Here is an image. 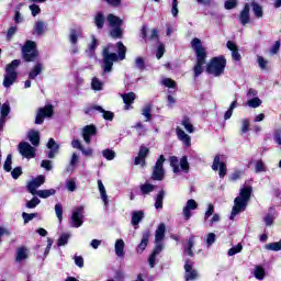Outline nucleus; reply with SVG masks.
Returning a JSON list of instances; mask_svg holds the SVG:
<instances>
[{
    "label": "nucleus",
    "mask_w": 281,
    "mask_h": 281,
    "mask_svg": "<svg viewBox=\"0 0 281 281\" xmlns=\"http://www.w3.org/2000/svg\"><path fill=\"white\" fill-rule=\"evenodd\" d=\"M111 47H113V44H108L102 50L104 74H111V71H113V63L126 59V47L124 46V43H116L117 54L111 53Z\"/></svg>",
    "instance_id": "1"
},
{
    "label": "nucleus",
    "mask_w": 281,
    "mask_h": 281,
    "mask_svg": "<svg viewBox=\"0 0 281 281\" xmlns=\"http://www.w3.org/2000/svg\"><path fill=\"white\" fill-rule=\"evenodd\" d=\"M191 47L194 50L196 63L193 67L194 78H199L203 74V65L207 63V49L203 46V42L199 37L191 41Z\"/></svg>",
    "instance_id": "2"
},
{
    "label": "nucleus",
    "mask_w": 281,
    "mask_h": 281,
    "mask_svg": "<svg viewBox=\"0 0 281 281\" xmlns=\"http://www.w3.org/2000/svg\"><path fill=\"white\" fill-rule=\"evenodd\" d=\"M225 67H227V59L225 56L221 55L212 57L206 64V74L218 78V76H223L225 74Z\"/></svg>",
    "instance_id": "3"
},
{
    "label": "nucleus",
    "mask_w": 281,
    "mask_h": 281,
    "mask_svg": "<svg viewBox=\"0 0 281 281\" xmlns=\"http://www.w3.org/2000/svg\"><path fill=\"white\" fill-rule=\"evenodd\" d=\"M21 54L24 63H35L40 56L36 42L27 40L21 48Z\"/></svg>",
    "instance_id": "4"
},
{
    "label": "nucleus",
    "mask_w": 281,
    "mask_h": 281,
    "mask_svg": "<svg viewBox=\"0 0 281 281\" xmlns=\"http://www.w3.org/2000/svg\"><path fill=\"white\" fill-rule=\"evenodd\" d=\"M93 111H99V113H102L103 120H106L108 122H113V120L115 119V113L111 111H106L101 105H95V104H92L86 108L85 113L86 115H91Z\"/></svg>",
    "instance_id": "5"
},
{
    "label": "nucleus",
    "mask_w": 281,
    "mask_h": 281,
    "mask_svg": "<svg viewBox=\"0 0 281 281\" xmlns=\"http://www.w3.org/2000/svg\"><path fill=\"white\" fill-rule=\"evenodd\" d=\"M54 116V105L46 104L44 108H40L36 113L35 124H43L45 117Z\"/></svg>",
    "instance_id": "6"
},
{
    "label": "nucleus",
    "mask_w": 281,
    "mask_h": 281,
    "mask_svg": "<svg viewBox=\"0 0 281 281\" xmlns=\"http://www.w3.org/2000/svg\"><path fill=\"white\" fill-rule=\"evenodd\" d=\"M85 218V206H77L72 211V215L70 217L71 221V227H82V223Z\"/></svg>",
    "instance_id": "7"
},
{
    "label": "nucleus",
    "mask_w": 281,
    "mask_h": 281,
    "mask_svg": "<svg viewBox=\"0 0 281 281\" xmlns=\"http://www.w3.org/2000/svg\"><path fill=\"white\" fill-rule=\"evenodd\" d=\"M248 203L249 202H247L243 198H239V196L235 198L234 206H233L232 213H231V221H234V217L238 216V214H240V212H245L247 210Z\"/></svg>",
    "instance_id": "8"
},
{
    "label": "nucleus",
    "mask_w": 281,
    "mask_h": 281,
    "mask_svg": "<svg viewBox=\"0 0 281 281\" xmlns=\"http://www.w3.org/2000/svg\"><path fill=\"white\" fill-rule=\"evenodd\" d=\"M212 170L215 172L216 170H220V179H225V176L227 175V164L221 161V155H215L212 164Z\"/></svg>",
    "instance_id": "9"
},
{
    "label": "nucleus",
    "mask_w": 281,
    "mask_h": 281,
    "mask_svg": "<svg viewBox=\"0 0 281 281\" xmlns=\"http://www.w3.org/2000/svg\"><path fill=\"white\" fill-rule=\"evenodd\" d=\"M19 151L22 157H25V159H33V157H36L34 147H32V145H30L27 142H22L19 144Z\"/></svg>",
    "instance_id": "10"
},
{
    "label": "nucleus",
    "mask_w": 281,
    "mask_h": 281,
    "mask_svg": "<svg viewBox=\"0 0 281 281\" xmlns=\"http://www.w3.org/2000/svg\"><path fill=\"white\" fill-rule=\"evenodd\" d=\"M139 36L145 41V43H148V41H155V38H159V31L157 29L151 30V34L148 37V25L144 24L140 27Z\"/></svg>",
    "instance_id": "11"
},
{
    "label": "nucleus",
    "mask_w": 281,
    "mask_h": 281,
    "mask_svg": "<svg viewBox=\"0 0 281 281\" xmlns=\"http://www.w3.org/2000/svg\"><path fill=\"white\" fill-rule=\"evenodd\" d=\"M192 267H193L192 260L188 259L184 263L186 281L196 280V278H199V272L195 269H193Z\"/></svg>",
    "instance_id": "12"
},
{
    "label": "nucleus",
    "mask_w": 281,
    "mask_h": 281,
    "mask_svg": "<svg viewBox=\"0 0 281 281\" xmlns=\"http://www.w3.org/2000/svg\"><path fill=\"white\" fill-rule=\"evenodd\" d=\"M11 112L12 108H10V101L4 102L0 112V132L3 131V126H5V119L10 115Z\"/></svg>",
    "instance_id": "13"
},
{
    "label": "nucleus",
    "mask_w": 281,
    "mask_h": 281,
    "mask_svg": "<svg viewBox=\"0 0 281 281\" xmlns=\"http://www.w3.org/2000/svg\"><path fill=\"white\" fill-rule=\"evenodd\" d=\"M199 207V203L194 199H190L187 201V205L183 207L182 213L186 221H190L192 218L191 210H196Z\"/></svg>",
    "instance_id": "14"
},
{
    "label": "nucleus",
    "mask_w": 281,
    "mask_h": 281,
    "mask_svg": "<svg viewBox=\"0 0 281 281\" xmlns=\"http://www.w3.org/2000/svg\"><path fill=\"white\" fill-rule=\"evenodd\" d=\"M149 240H150V229H146L142 234V239L136 247V251L138 254H144V251L146 250V247H148Z\"/></svg>",
    "instance_id": "15"
},
{
    "label": "nucleus",
    "mask_w": 281,
    "mask_h": 281,
    "mask_svg": "<svg viewBox=\"0 0 281 281\" xmlns=\"http://www.w3.org/2000/svg\"><path fill=\"white\" fill-rule=\"evenodd\" d=\"M45 183V176L40 175L27 184V190L31 194H36V188H41Z\"/></svg>",
    "instance_id": "16"
},
{
    "label": "nucleus",
    "mask_w": 281,
    "mask_h": 281,
    "mask_svg": "<svg viewBox=\"0 0 281 281\" xmlns=\"http://www.w3.org/2000/svg\"><path fill=\"white\" fill-rule=\"evenodd\" d=\"M97 133L98 128L95 127V125H86L82 130V137L86 144H91V137H93V135H97Z\"/></svg>",
    "instance_id": "17"
},
{
    "label": "nucleus",
    "mask_w": 281,
    "mask_h": 281,
    "mask_svg": "<svg viewBox=\"0 0 281 281\" xmlns=\"http://www.w3.org/2000/svg\"><path fill=\"white\" fill-rule=\"evenodd\" d=\"M251 10V7L249 5V3H245L243 10L239 13V22L243 25H247V23H249V21H251V15L249 14Z\"/></svg>",
    "instance_id": "18"
},
{
    "label": "nucleus",
    "mask_w": 281,
    "mask_h": 281,
    "mask_svg": "<svg viewBox=\"0 0 281 281\" xmlns=\"http://www.w3.org/2000/svg\"><path fill=\"white\" fill-rule=\"evenodd\" d=\"M47 148H48V159H54L56 155H58L60 150V145L56 144V140L54 138H49L47 143Z\"/></svg>",
    "instance_id": "19"
},
{
    "label": "nucleus",
    "mask_w": 281,
    "mask_h": 281,
    "mask_svg": "<svg viewBox=\"0 0 281 281\" xmlns=\"http://www.w3.org/2000/svg\"><path fill=\"white\" fill-rule=\"evenodd\" d=\"M123 98V102H124V110L125 111H130V109H133L132 104L135 102V92H128V93H123L121 95Z\"/></svg>",
    "instance_id": "20"
},
{
    "label": "nucleus",
    "mask_w": 281,
    "mask_h": 281,
    "mask_svg": "<svg viewBox=\"0 0 281 281\" xmlns=\"http://www.w3.org/2000/svg\"><path fill=\"white\" fill-rule=\"evenodd\" d=\"M176 133H177L178 139L184 143V146L187 147L192 146V138L190 137V135L186 134V132L181 127H177Z\"/></svg>",
    "instance_id": "21"
},
{
    "label": "nucleus",
    "mask_w": 281,
    "mask_h": 281,
    "mask_svg": "<svg viewBox=\"0 0 281 281\" xmlns=\"http://www.w3.org/2000/svg\"><path fill=\"white\" fill-rule=\"evenodd\" d=\"M7 75L4 76L3 79V87H5V89H9V87H12V85H14V82H16V78H19V74L18 72H5Z\"/></svg>",
    "instance_id": "22"
},
{
    "label": "nucleus",
    "mask_w": 281,
    "mask_h": 281,
    "mask_svg": "<svg viewBox=\"0 0 281 281\" xmlns=\"http://www.w3.org/2000/svg\"><path fill=\"white\" fill-rule=\"evenodd\" d=\"M166 238V224L160 223L156 229L155 239L156 243H161Z\"/></svg>",
    "instance_id": "23"
},
{
    "label": "nucleus",
    "mask_w": 281,
    "mask_h": 281,
    "mask_svg": "<svg viewBox=\"0 0 281 281\" xmlns=\"http://www.w3.org/2000/svg\"><path fill=\"white\" fill-rule=\"evenodd\" d=\"M142 221H144V211H135L132 213L131 223L134 227H137Z\"/></svg>",
    "instance_id": "24"
},
{
    "label": "nucleus",
    "mask_w": 281,
    "mask_h": 281,
    "mask_svg": "<svg viewBox=\"0 0 281 281\" xmlns=\"http://www.w3.org/2000/svg\"><path fill=\"white\" fill-rule=\"evenodd\" d=\"M251 192H254V188H251V186L241 188L239 191V199H244V201L249 202L251 199Z\"/></svg>",
    "instance_id": "25"
},
{
    "label": "nucleus",
    "mask_w": 281,
    "mask_h": 281,
    "mask_svg": "<svg viewBox=\"0 0 281 281\" xmlns=\"http://www.w3.org/2000/svg\"><path fill=\"white\" fill-rule=\"evenodd\" d=\"M108 23H110L111 27H122V24L124 23L120 16L114 15L110 13L108 15Z\"/></svg>",
    "instance_id": "26"
},
{
    "label": "nucleus",
    "mask_w": 281,
    "mask_h": 281,
    "mask_svg": "<svg viewBox=\"0 0 281 281\" xmlns=\"http://www.w3.org/2000/svg\"><path fill=\"white\" fill-rule=\"evenodd\" d=\"M98 186L104 206L109 207V195H106V189L104 188V183H102V180H98Z\"/></svg>",
    "instance_id": "27"
},
{
    "label": "nucleus",
    "mask_w": 281,
    "mask_h": 281,
    "mask_svg": "<svg viewBox=\"0 0 281 281\" xmlns=\"http://www.w3.org/2000/svg\"><path fill=\"white\" fill-rule=\"evenodd\" d=\"M29 140L31 142L32 146H38L41 144V134L38 131H31L29 133Z\"/></svg>",
    "instance_id": "28"
},
{
    "label": "nucleus",
    "mask_w": 281,
    "mask_h": 281,
    "mask_svg": "<svg viewBox=\"0 0 281 281\" xmlns=\"http://www.w3.org/2000/svg\"><path fill=\"white\" fill-rule=\"evenodd\" d=\"M251 8H252V12L256 16V19H262V16H265V11L262 10V7L260 4H258V2L252 1L250 3Z\"/></svg>",
    "instance_id": "29"
},
{
    "label": "nucleus",
    "mask_w": 281,
    "mask_h": 281,
    "mask_svg": "<svg viewBox=\"0 0 281 281\" xmlns=\"http://www.w3.org/2000/svg\"><path fill=\"white\" fill-rule=\"evenodd\" d=\"M43 71V64L37 63L29 72L30 80H35L37 76Z\"/></svg>",
    "instance_id": "30"
},
{
    "label": "nucleus",
    "mask_w": 281,
    "mask_h": 281,
    "mask_svg": "<svg viewBox=\"0 0 281 281\" xmlns=\"http://www.w3.org/2000/svg\"><path fill=\"white\" fill-rule=\"evenodd\" d=\"M21 65V59H13L10 64L5 66V72L16 74V69Z\"/></svg>",
    "instance_id": "31"
},
{
    "label": "nucleus",
    "mask_w": 281,
    "mask_h": 281,
    "mask_svg": "<svg viewBox=\"0 0 281 281\" xmlns=\"http://www.w3.org/2000/svg\"><path fill=\"white\" fill-rule=\"evenodd\" d=\"M165 175H166V171L164 169H157L156 167H154L151 179L153 181H164Z\"/></svg>",
    "instance_id": "32"
},
{
    "label": "nucleus",
    "mask_w": 281,
    "mask_h": 281,
    "mask_svg": "<svg viewBox=\"0 0 281 281\" xmlns=\"http://www.w3.org/2000/svg\"><path fill=\"white\" fill-rule=\"evenodd\" d=\"M80 34H82V31L70 29L69 42L71 45H78V36H80Z\"/></svg>",
    "instance_id": "33"
},
{
    "label": "nucleus",
    "mask_w": 281,
    "mask_h": 281,
    "mask_svg": "<svg viewBox=\"0 0 281 281\" xmlns=\"http://www.w3.org/2000/svg\"><path fill=\"white\" fill-rule=\"evenodd\" d=\"M124 247H125L124 239H117L115 241L114 249H115V254H116V256H119V258H122L124 256Z\"/></svg>",
    "instance_id": "34"
},
{
    "label": "nucleus",
    "mask_w": 281,
    "mask_h": 281,
    "mask_svg": "<svg viewBox=\"0 0 281 281\" xmlns=\"http://www.w3.org/2000/svg\"><path fill=\"white\" fill-rule=\"evenodd\" d=\"M165 196H166V191H164V189H161L156 196V202H155L156 210H161L164 207V198Z\"/></svg>",
    "instance_id": "35"
},
{
    "label": "nucleus",
    "mask_w": 281,
    "mask_h": 281,
    "mask_svg": "<svg viewBox=\"0 0 281 281\" xmlns=\"http://www.w3.org/2000/svg\"><path fill=\"white\" fill-rule=\"evenodd\" d=\"M40 199H49V196H54L56 194V189H46V190H40L35 192Z\"/></svg>",
    "instance_id": "36"
},
{
    "label": "nucleus",
    "mask_w": 281,
    "mask_h": 281,
    "mask_svg": "<svg viewBox=\"0 0 281 281\" xmlns=\"http://www.w3.org/2000/svg\"><path fill=\"white\" fill-rule=\"evenodd\" d=\"M153 104L148 103L146 104L143 110H142V115H144L146 122H150V120H153Z\"/></svg>",
    "instance_id": "37"
},
{
    "label": "nucleus",
    "mask_w": 281,
    "mask_h": 281,
    "mask_svg": "<svg viewBox=\"0 0 281 281\" xmlns=\"http://www.w3.org/2000/svg\"><path fill=\"white\" fill-rule=\"evenodd\" d=\"M169 162L175 175H179V172H181V169L179 168V158L177 156H170Z\"/></svg>",
    "instance_id": "38"
},
{
    "label": "nucleus",
    "mask_w": 281,
    "mask_h": 281,
    "mask_svg": "<svg viewBox=\"0 0 281 281\" xmlns=\"http://www.w3.org/2000/svg\"><path fill=\"white\" fill-rule=\"evenodd\" d=\"M140 192L144 196L146 194H150V192H155V186L148 182H145L144 184H140Z\"/></svg>",
    "instance_id": "39"
},
{
    "label": "nucleus",
    "mask_w": 281,
    "mask_h": 281,
    "mask_svg": "<svg viewBox=\"0 0 281 281\" xmlns=\"http://www.w3.org/2000/svg\"><path fill=\"white\" fill-rule=\"evenodd\" d=\"M94 25L98 30H102L104 27V14L102 12H98L94 16Z\"/></svg>",
    "instance_id": "40"
},
{
    "label": "nucleus",
    "mask_w": 281,
    "mask_h": 281,
    "mask_svg": "<svg viewBox=\"0 0 281 281\" xmlns=\"http://www.w3.org/2000/svg\"><path fill=\"white\" fill-rule=\"evenodd\" d=\"M110 36L112 38H122L124 36V32L122 31V26H114L110 31Z\"/></svg>",
    "instance_id": "41"
},
{
    "label": "nucleus",
    "mask_w": 281,
    "mask_h": 281,
    "mask_svg": "<svg viewBox=\"0 0 281 281\" xmlns=\"http://www.w3.org/2000/svg\"><path fill=\"white\" fill-rule=\"evenodd\" d=\"M27 259V248L21 247L16 251V261L22 262V260Z\"/></svg>",
    "instance_id": "42"
},
{
    "label": "nucleus",
    "mask_w": 281,
    "mask_h": 281,
    "mask_svg": "<svg viewBox=\"0 0 281 281\" xmlns=\"http://www.w3.org/2000/svg\"><path fill=\"white\" fill-rule=\"evenodd\" d=\"M193 247H194V237H190L188 240V247L184 248V251L191 258H194V251L192 250Z\"/></svg>",
    "instance_id": "43"
},
{
    "label": "nucleus",
    "mask_w": 281,
    "mask_h": 281,
    "mask_svg": "<svg viewBox=\"0 0 281 281\" xmlns=\"http://www.w3.org/2000/svg\"><path fill=\"white\" fill-rule=\"evenodd\" d=\"M34 30H35V33L37 34V36L45 34V22L37 21L35 23Z\"/></svg>",
    "instance_id": "44"
},
{
    "label": "nucleus",
    "mask_w": 281,
    "mask_h": 281,
    "mask_svg": "<svg viewBox=\"0 0 281 281\" xmlns=\"http://www.w3.org/2000/svg\"><path fill=\"white\" fill-rule=\"evenodd\" d=\"M260 104H262V100H260V98L258 97H255L247 101V106H250V109H258Z\"/></svg>",
    "instance_id": "45"
},
{
    "label": "nucleus",
    "mask_w": 281,
    "mask_h": 281,
    "mask_svg": "<svg viewBox=\"0 0 281 281\" xmlns=\"http://www.w3.org/2000/svg\"><path fill=\"white\" fill-rule=\"evenodd\" d=\"M180 168L183 172L190 171V162H188V156H182L180 159Z\"/></svg>",
    "instance_id": "46"
},
{
    "label": "nucleus",
    "mask_w": 281,
    "mask_h": 281,
    "mask_svg": "<svg viewBox=\"0 0 281 281\" xmlns=\"http://www.w3.org/2000/svg\"><path fill=\"white\" fill-rule=\"evenodd\" d=\"M182 126H184L187 132L194 133V125H192V123H190V117L186 116L182 120Z\"/></svg>",
    "instance_id": "47"
},
{
    "label": "nucleus",
    "mask_w": 281,
    "mask_h": 281,
    "mask_svg": "<svg viewBox=\"0 0 281 281\" xmlns=\"http://www.w3.org/2000/svg\"><path fill=\"white\" fill-rule=\"evenodd\" d=\"M36 216H38V213H22V218L24 221V225H27V223H30V221H34V218H36Z\"/></svg>",
    "instance_id": "48"
},
{
    "label": "nucleus",
    "mask_w": 281,
    "mask_h": 281,
    "mask_svg": "<svg viewBox=\"0 0 281 281\" xmlns=\"http://www.w3.org/2000/svg\"><path fill=\"white\" fill-rule=\"evenodd\" d=\"M265 276H266L265 268H262L261 266H257L255 269V278L257 280H265Z\"/></svg>",
    "instance_id": "49"
},
{
    "label": "nucleus",
    "mask_w": 281,
    "mask_h": 281,
    "mask_svg": "<svg viewBox=\"0 0 281 281\" xmlns=\"http://www.w3.org/2000/svg\"><path fill=\"white\" fill-rule=\"evenodd\" d=\"M69 243V234H61L57 240V247H65Z\"/></svg>",
    "instance_id": "50"
},
{
    "label": "nucleus",
    "mask_w": 281,
    "mask_h": 281,
    "mask_svg": "<svg viewBox=\"0 0 281 281\" xmlns=\"http://www.w3.org/2000/svg\"><path fill=\"white\" fill-rule=\"evenodd\" d=\"M3 170H5V172H12V154H9L7 156V159L3 165Z\"/></svg>",
    "instance_id": "51"
},
{
    "label": "nucleus",
    "mask_w": 281,
    "mask_h": 281,
    "mask_svg": "<svg viewBox=\"0 0 281 281\" xmlns=\"http://www.w3.org/2000/svg\"><path fill=\"white\" fill-rule=\"evenodd\" d=\"M102 155L108 161H113V159H115V153L112 149H103Z\"/></svg>",
    "instance_id": "52"
},
{
    "label": "nucleus",
    "mask_w": 281,
    "mask_h": 281,
    "mask_svg": "<svg viewBox=\"0 0 281 281\" xmlns=\"http://www.w3.org/2000/svg\"><path fill=\"white\" fill-rule=\"evenodd\" d=\"M135 67L136 69H139V71H144V69H146V61L144 60V57H137L135 59Z\"/></svg>",
    "instance_id": "53"
},
{
    "label": "nucleus",
    "mask_w": 281,
    "mask_h": 281,
    "mask_svg": "<svg viewBox=\"0 0 281 281\" xmlns=\"http://www.w3.org/2000/svg\"><path fill=\"white\" fill-rule=\"evenodd\" d=\"M91 87L93 91H102V81H100V79L94 77L91 81Z\"/></svg>",
    "instance_id": "54"
},
{
    "label": "nucleus",
    "mask_w": 281,
    "mask_h": 281,
    "mask_svg": "<svg viewBox=\"0 0 281 281\" xmlns=\"http://www.w3.org/2000/svg\"><path fill=\"white\" fill-rule=\"evenodd\" d=\"M224 8L225 10H234V8H238V0H226Z\"/></svg>",
    "instance_id": "55"
},
{
    "label": "nucleus",
    "mask_w": 281,
    "mask_h": 281,
    "mask_svg": "<svg viewBox=\"0 0 281 281\" xmlns=\"http://www.w3.org/2000/svg\"><path fill=\"white\" fill-rule=\"evenodd\" d=\"M162 85L167 87L168 89H177V81L170 79V78H165L162 80Z\"/></svg>",
    "instance_id": "56"
},
{
    "label": "nucleus",
    "mask_w": 281,
    "mask_h": 281,
    "mask_svg": "<svg viewBox=\"0 0 281 281\" xmlns=\"http://www.w3.org/2000/svg\"><path fill=\"white\" fill-rule=\"evenodd\" d=\"M240 251H243V244H237L228 249V256H236V254H240Z\"/></svg>",
    "instance_id": "57"
},
{
    "label": "nucleus",
    "mask_w": 281,
    "mask_h": 281,
    "mask_svg": "<svg viewBox=\"0 0 281 281\" xmlns=\"http://www.w3.org/2000/svg\"><path fill=\"white\" fill-rule=\"evenodd\" d=\"M40 204H41V200L38 198H32L31 201L26 202V207L29 210H34V207H36Z\"/></svg>",
    "instance_id": "58"
},
{
    "label": "nucleus",
    "mask_w": 281,
    "mask_h": 281,
    "mask_svg": "<svg viewBox=\"0 0 281 281\" xmlns=\"http://www.w3.org/2000/svg\"><path fill=\"white\" fill-rule=\"evenodd\" d=\"M55 214L59 223H63V204L60 203L55 204Z\"/></svg>",
    "instance_id": "59"
},
{
    "label": "nucleus",
    "mask_w": 281,
    "mask_h": 281,
    "mask_svg": "<svg viewBox=\"0 0 281 281\" xmlns=\"http://www.w3.org/2000/svg\"><path fill=\"white\" fill-rule=\"evenodd\" d=\"M148 155H150V149L144 145L140 146L138 156L142 157L143 159H146V157H148Z\"/></svg>",
    "instance_id": "60"
},
{
    "label": "nucleus",
    "mask_w": 281,
    "mask_h": 281,
    "mask_svg": "<svg viewBox=\"0 0 281 281\" xmlns=\"http://www.w3.org/2000/svg\"><path fill=\"white\" fill-rule=\"evenodd\" d=\"M29 9L31 10L32 16H38V14L41 13V7H38V4L36 3L31 4Z\"/></svg>",
    "instance_id": "61"
},
{
    "label": "nucleus",
    "mask_w": 281,
    "mask_h": 281,
    "mask_svg": "<svg viewBox=\"0 0 281 281\" xmlns=\"http://www.w3.org/2000/svg\"><path fill=\"white\" fill-rule=\"evenodd\" d=\"M249 126H250L249 119H244L241 122L240 133H243V134L249 133Z\"/></svg>",
    "instance_id": "62"
},
{
    "label": "nucleus",
    "mask_w": 281,
    "mask_h": 281,
    "mask_svg": "<svg viewBox=\"0 0 281 281\" xmlns=\"http://www.w3.org/2000/svg\"><path fill=\"white\" fill-rule=\"evenodd\" d=\"M166 161V157L164 155H160L156 161V165L154 166V168L164 170V164Z\"/></svg>",
    "instance_id": "63"
},
{
    "label": "nucleus",
    "mask_w": 281,
    "mask_h": 281,
    "mask_svg": "<svg viewBox=\"0 0 281 281\" xmlns=\"http://www.w3.org/2000/svg\"><path fill=\"white\" fill-rule=\"evenodd\" d=\"M21 175H23V168H21V167H15V168L11 171V177H12V179H19V177H21Z\"/></svg>",
    "instance_id": "64"
}]
</instances>
